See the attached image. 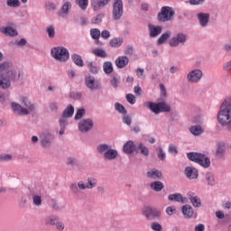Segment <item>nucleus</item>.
<instances>
[{"label":"nucleus","instance_id":"obj_50","mask_svg":"<svg viewBox=\"0 0 231 231\" xmlns=\"http://www.w3.org/2000/svg\"><path fill=\"white\" fill-rule=\"evenodd\" d=\"M69 10H71V4L70 2H66L60 8L61 14H69Z\"/></svg>","mask_w":231,"mask_h":231},{"label":"nucleus","instance_id":"obj_26","mask_svg":"<svg viewBox=\"0 0 231 231\" xmlns=\"http://www.w3.org/2000/svg\"><path fill=\"white\" fill-rule=\"evenodd\" d=\"M135 152L147 157L149 156V148L143 143H139L135 147Z\"/></svg>","mask_w":231,"mask_h":231},{"label":"nucleus","instance_id":"obj_64","mask_svg":"<svg viewBox=\"0 0 231 231\" xmlns=\"http://www.w3.org/2000/svg\"><path fill=\"white\" fill-rule=\"evenodd\" d=\"M193 122H194V124H198V125L203 124V116H196L193 118Z\"/></svg>","mask_w":231,"mask_h":231},{"label":"nucleus","instance_id":"obj_21","mask_svg":"<svg viewBox=\"0 0 231 231\" xmlns=\"http://www.w3.org/2000/svg\"><path fill=\"white\" fill-rule=\"evenodd\" d=\"M123 152L125 154H133L136 152V144L133 141H127L123 146Z\"/></svg>","mask_w":231,"mask_h":231},{"label":"nucleus","instance_id":"obj_16","mask_svg":"<svg viewBox=\"0 0 231 231\" xmlns=\"http://www.w3.org/2000/svg\"><path fill=\"white\" fill-rule=\"evenodd\" d=\"M94 125L95 124L93 123V119L87 118L80 120L78 125V127L80 133H89V131L93 129Z\"/></svg>","mask_w":231,"mask_h":231},{"label":"nucleus","instance_id":"obj_57","mask_svg":"<svg viewBox=\"0 0 231 231\" xmlns=\"http://www.w3.org/2000/svg\"><path fill=\"white\" fill-rule=\"evenodd\" d=\"M125 55H134V48L133 45H127L125 50L124 51Z\"/></svg>","mask_w":231,"mask_h":231},{"label":"nucleus","instance_id":"obj_37","mask_svg":"<svg viewBox=\"0 0 231 231\" xmlns=\"http://www.w3.org/2000/svg\"><path fill=\"white\" fill-rule=\"evenodd\" d=\"M113 63L111 61H105L103 63V71L106 73V75H111V73L114 71Z\"/></svg>","mask_w":231,"mask_h":231},{"label":"nucleus","instance_id":"obj_34","mask_svg":"<svg viewBox=\"0 0 231 231\" xmlns=\"http://www.w3.org/2000/svg\"><path fill=\"white\" fill-rule=\"evenodd\" d=\"M150 187L155 192H162V190H163L165 186L163 185V182H162L160 180H156V181L152 182L150 184Z\"/></svg>","mask_w":231,"mask_h":231},{"label":"nucleus","instance_id":"obj_45","mask_svg":"<svg viewBox=\"0 0 231 231\" xmlns=\"http://www.w3.org/2000/svg\"><path fill=\"white\" fill-rule=\"evenodd\" d=\"M90 35H91L92 39H94V41H96V43H98V39H100V30L91 29Z\"/></svg>","mask_w":231,"mask_h":231},{"label":"nucleus","instance_id":"obj_32","mask_svg":"<svg viewBox=\"0 0 231 231\" xmlns=\"http://www.w3.org/2000/svg\"><path fill=\"white\" fill-rule=\"evenodd\" d=\"M189 131H190L191 134H193L194 136H201V134H203V133H205V130L199 125H192L189 128Z\"/></svg>","mask_w":231,"mask_h":231},{"label":"nucleus","instance_id":"obj_44","mask_svg":"<svg viewBox=\"0 0 231 231\" xmlns=\"http://www.w3.org/2000/svg\"><path fill=\"white\" fill-rule=\"evenodd\" d=\"M88 69L92 75H98V67L93 61L88 63Z\"/></svg>","mask_w":231,"mask_h":231},{"label":"nucleus","instance_id":"obj_60","mask_svg":"<svg viewBox=\"0 0 231 231\" xmlns=\"http://www.w3.org/2000/svg\"><path fill=\"white\" fill-rule=\"evenodd\" d=\"M60 123V129H66L68 127V120L66 118L62 117L59 121Z\"/></svg>","mask_w":231,"mask_h":231},{"label":"nucleus","instance_id":"obj_17","mask_svg":"<svg viewBox=\"0 0 231 231\" xmlns=\"http://www.w3.org/2000/svg\"><path fill=\"white\" fill-rule=\"evenodd\" d=\"M184 175L188 180H198L199 171L192 166H188L184 169Z\"/></svg>","mask_w":231,"mask_h":231},{"label":"nucleus","instance_id":"obj_25","mask_svg":"<svg viewBox=\"0 0 231 231\" xmlns=\"http://www.w3.org/2000/svg\"><path fill=\"white\" fill-rule=\"evenodd\" d=\"M149 28V32H150V37L154 38V37H158V35H160V33H162V31L163 30V28H162V26L160 25H152V24H149L148 25Z\"/></svg>","mask_w":231,"mask_h":231},{"label":"nucleus","instance_id":"obj_61","mask_svg":"<svg viewBox=\"0 0 231 231\" xmlns=\"http://www.w3.org/2000/svg\"><path fill=\"white\" fill-rule=\"evenodd\" d=\"M123 124H125L126 125H131V124H133V119L130 116H124Z\"/></svg>","mask_w":231,"mask_h":231},{"label":"nucleus","instance_id":"obj_53","mask_svg":"<svg viewBox=\"0 0 231 231\" xmlns=\"http://www.w3.org/2000/svg\"><path fill=\"white\" fill-rule=\"evenodd\" d=\"M84 115H86V109L84 108L78 109L74 117V120H80L84 116Z\"/></svg>","mask_w":231,"mask_h":231},{"label":"nucleus","instance_id":"obj_42","mask_svg":"<svg viewBox=\"0 0 231 231\" xmlns=\"http://www.w3.org/2000/svg\"><path fill=\"white\" fill-rule=\"evenodd\" d=\"M92 53L93 55H96V57H100L101 59H106V57H107V52L103 49H94L92 50Z\"/></svg>","mask_w":231,"mask_h":231},{"label":"nucleus","instance_id":"obj_48","mask_svg":"<svg viewBox=\"0 0 231 231\" xmlns=\"http://www.w3.org/2000/svg\"><path fill=\"white\" fill-rule=\"evenodd\" d=\"M6 5L10 8H19V6H21V2L19 0H7Z\"/></svg>","mask_w":231,"mask_h":231},{"label":"nucleus","instance_id":"obj_1","mask_svg":"<svg viewBox=\"0 0 231 231\" xmlns=\"http://www.w3.org/2000/svg\"><path fill=\"white\" fill-rule=\"evenodd\" d=\"M24 80V70L15 69L11 61L0 63V88L8 89L12 82H23Z\"/></svg>","mask_w":231,"mask_h":231},{"label":"nucleus","instance_id":"obj_39","mask_svg":"<svg viewBox=\"0 0 231 231\" xmlns=\"http://www.w3.org/2000/svg\"><path fill=\"white\" fill-rule=\"evenodd\" d=\"M205 179L209 187H214V185H216V177L214 176V173L207 172L205 175Z\"/></svg>","mask_w":231,"mask_h":231},{"label":"nucleus","instance_id":"obj_49","mask_svg":"<svg viewBox=\"0 0 231 231\" xmlns=\"http://www.w3.org/2000/svg\"><path fill=\"white\" fill-rule=\"evenodd\" d=\"M67 165L69 167H77V165H79V160H77L75 157H68Z\"/></svg>","mask_w":231,"mask_h":231},{"label":"nucleus","instance_id":"obj_36","mask_svg":"<svg viewBox=\"0 0 231 231\" xmlns=\"http://www.w3.org/2000/svg\"><path fill=\"white\" fill-rule=\"evenodd\" d=\"M124 44V39L122 38H113L109 41V45L111 48H120Z\"/></svg>","mask_w":231,"mask_h":231},{"label":"nucleus","instance_id":"obj_5","mask_svg":"<svg viewBox=\"0 0 231 231\" xmlns=\"http://www.w3.org/2000/svg\"><path fill=\"white\" fill-rule=\"evenodd\" d=\"M97 152L98 154H103V158L108 161L116 160V156H118V151L113 149V147L107 143L98 144L97 146Z\"/></svg>","mask_w":231,"mask_h":231},{"label":"nucleus","instance_id":"obj_22","mask_svg":"<svg viewBox=\"0 0 231 231\" xmlns=\"http://www.w3.org/2000/svg\"><path fill=\"white\" fill-rule=\"evenodd\" d=\"M226 144L223 142L217 143V150L215 152V156L218 160L225 157Z\"/></svg>","mask_w":231,"mask_h":231},{"label":"nucleus","instance_id":"obj_62","mask_svg":"<svg viewBox=\"0 0 231 231\" xmlns=\"http://www.w3.org/2000/svg\"><path fill=\"white\" fill-rule=\"evenodd\" d=\"M168 152H170V154H178V147L170 144L168 148Z\"/></svg>","mask_w":231,"mask_h":231},{"label":"nucleus","instance_id":"obj_3","mask_svg":"<svg viewBox=\"0 0 231 231\" xmlns=\"http://www.w3.org/2000/svg\"><path fill=\"white\" fill-rule=\"evenodd\" d=\"M20 102L22 106L16 102L11 103V108L16 115L28 116L30 113H35V105L28 97H22Z\"/></svg>","mask_w":231,"mask_h":231},{"label":"nucleus","instance_id":"obj_63","mask_svg":"<svg viewBox=\"0 0 231 231\" xmlns=\"http://www.w3.org/2000/svg\"><path fill=\"white\" fill-rule=\"evenodd\" d=\"M10 160H12V155L10 154L0 155V162H10Z\"/></svg>","mask_w":231,"mask_h":231},{"label":"nucleus","instance_id":"obj_14","mask_svg":"<svg viewBox=\"0 0 231 231\" xmlns=\"http://www.w3.org/2000/svg\"><path fill=\"white\" fill-rule=\"evenodd\" d=\"M85 85L90 91L102 89V83L100 81H96L95 77L91 75L85 77Z\"/></svg>","mask_w":231,"mask_h":231},{"label":"nucleus","instance_id":"obj_9","mask_svg":"<svg viewBox=\"0 0 231 231\" xmlns=\"http://www.w3.org/2000/svg\"><path fill=\"white\" fill-rule=\"evenodd\" d=\"M147 107L155 115H160V113H171V106L167 105L165 102H149Z\"/></svg>","mask_w":231,"mask_h":231},{"label":"nucleus","instance_id":"obj_46","mask_svg":"<svg viewBox=\"0 0 231 231\" xmlns=\"http://www.w3.org/2000/svg\"><path fill=\"white\" fill-rule=\"evenodd\" d=\"M104 17H106V14L104 13L97 14V17L91 19L92 24H98L99 23H102Z\"/></svg>","mask_w":231,"mask_h":231},{"label":"nucleus","instance_id":"obj_30","mask_svg":"<svg viewBox=\"0 0 231 231\" xmlns=\"http://www.w3.org/2000/svg\"><path fill=\"white\" fill-rule=\"evenodd\" d=\"M188 199L195 208H199L201 207V199H199L198 196H192V194L189 193Z\"/></svg>","mask_w":231,"mask_h":231},{"label":"nucleus","instance_id":"obj_58","mask_svg":"<svg viewBox=\"0 0 231 231\" xmlns=\"http://www.w3.org/2000/svg\"><path fill=\"white\" fill-rule=\"evenodd\" d=\"M49 108L51 111H52V113H57V111H59V104L57 102H51L49 105Z\"/></svg>","mask_w":231,"mask_h":231},{"label":"nucleus","instance_id":"obj_40","mask_svg":"<svg viewBox=\"0 0 231 231\" xmlns=\"http://www.w3.org/2000/svg\"><path fill=\"white\" fill-rule=\"evenodd\" d=\"M51 208L54 210V212H60L64 207L60 206L57 199H51Z\"/></svg>","mask_w":231,"mask_h":231},{"label":"nucleus","instance_id":"obj_23","mask_svg":"<svg viewBox=\"0 0 231 231\" xmlns=\"http://www.w3.org/2000/svg\"><path fill=\"white\" fill-rule=\"evenodd\" d=\"M0 32L6 37H17V35H19L17 30L14 29L12 26L2 27L0 28Z\"/></svg>","mask_w":231,"mask_h":231},{"label":"nucleus","instance_id":"obj_31","mask_svg":"<svg viewBox=\"0 0 231 231\" xmlns=\"http://www.w3.org/2000/svg\"><path fill=\"white\" fill-rule=\"evenodd\" d=\"M75 113V107L72 105H69L62 112V118H71Z\"/></svg>","mask_w":231,"mask_h":231},{"label":"nucleus","instance_id":"obj_41","mask_svg":"<svg viewBox=\"0 0 231 231\" xmlns=\"http://www.w3.org/2000/svg\"><path fill=\"white\" fill-rule=\"evenodd\" d=\"M87 183H86V186H87V189H95V187H97V183H98V181L97 180V179H95L94 177H88L87 179Z\"/></svg>","mask_w":231,"mask_h":231},{"label":"nucleus","instance_id":"obj_15","mask_svg":"<svg viewBox=\"0 0 231 231\" xmlns=\"http://www.w3.org/2000/svg\"><path fill=\"white\" fill-rule=\"evenodd\" d=\"M187 42V35L182 32H179L175 37H172L169 41V44L171 48H178L180 44L182 46Z\"/></svg>","mask_w":231,"mask_h":231},{"label":"nucleus","instance_id":"obj_19","mask_svg":"<svg viewBox=\"0 0 231 231\" xmlns=\"http://www.w3.org/2000/svg\"><path fill=\"white\" fill-rule=\"evenodd\" d=\"M111 3V0H94L91 2V6L94 12H98L100 8H106Z\"/></svg>","mask_w":231,"mask_h":231},{"label":"nucleus","instance_id":"obj_27","mask_svg":"<svg viewBox=\"0 0 231 231\" xmlns=\"http://www.w3.org/2000/svg\"><path fill=\"white\" fill-rule=\"evenodd\" d=\"M168 199L170 201H175L176 203H185L187 201V198H183L181 193H173L168 196Z\"/></svg>","mask_w":231,"mask_h":231},{"label":"nucleus","instance_id":"obj_52","mask_svg":"<svg viewBox=\"0 0 231 231\" xmlns=\"http://www.w3.org/2000/svg\"><path fill=\"white\" fill-rule=\"evenodd\" d=\"M32 203L35 207H41L42 205V198L39 195H35L32 197Z\"/></svg>","mask_w":231,"mask_h":231},{"label":"nucleus","instance_id":"obj_55","mask_svg":"<svg viewBox=\"0 0 231 231\" xmlns=\"http://www.w3.org/2000/svg\"><path fill=\"white\" fill-rule=\"evenodd\" d=\"M157 157L159 158V160H161V162H165V158H167V155L165 154V152L163 151V148H162V146L159 147Z\"/></svg>","mask_w":231,"mask_h":231},{"label":"nucleus","instance_id":"obj_28","mask_svg":"<svg viewBox=\"0 0 231 231\" xmlns=\"http://www.w3.org/2000/svg\"><path fill=\"white\" fill-rule=\"evenodd\" d=\"M181 212L186 219H190L194 216V209L190 205H185L181 207Z\"/></svg>","mask_w":231,"mask_h":231},{"label":"nucleus","instance_id":"obj_47","mask_svg":"<svg viewBox=\"0 0 231 231\" xmlns=\"http://www.w3.org/2000/svg\"><path fill=\"white\" fill-rule=\"evenodd\" d=\"M116 110L118 111L121 115H127V109H125V106L120 103L115 104Z\"/></svg>","mask_w":231,"mask_h":231},{"label":"nucleus","instance_id":"obj_10","mask_svg":"<svg viewBox=\"0 0 231 231\" xmlns=\"http://www.w3.org/2000/svg\"><path fill=\"white\" fill-rule=\"evenodd\" d=\"M122 15H124V2L122 0H115L112 10L114 21H120Z\"/></svg>","mask_w":231,"mask_h":231},{"label":"nucleus","instance_id":"obj_4","mask_svg":"<svg viewBox=\"0 0 231 231\" xmlns=\"http://www.w3.org/2000/svg\"><path fill=\"white\" fill-rule=\"evenodd\" d=\"M187 158L189 162H194V163H198L204 169H208V167H210V158L203 153L189 152L187 153Z\"/></svg>","mask_w":231,"mask_h":231},{"label":"nucleus","instance_id":"obj_35","mask_svg":"<svg viewBox=\"0 0 231 231\" xmlns=\"http://www.w3.org/2000/svg\"><path fill=\"white\" fill-rule=\"evenodd\" d=\"M71 60L74 62V64H76V66H79V68H83L84 66V60H82V56L74 53L71 56Z\"/></svg>","mask_w":231,"mask_h":231},{"label":"nucleus","instance_id":"obj_2","mask_svg":"<svg viewBox=\"0 0 231 231\" xmlns=\"http://www.w3.org/2000/svg\"><path fill=\"white\" fill-rule=\"evenodd\" d=\"M217 122L222 127H226V131L231 133V97L226 98L217 114Z\"/></svg>","mask_w":231,"mask_h":231},{"label":"nucleus","instance_id":"obj_29","mask_svg":"<svg viewBox=\"0 0 231 231\" xmlns=\"http://www.w3.org/2000/svg\"><path fill=\"white\" fill-rule=\"evenodd\" d=\"M146 176L151 180H162V178H163V173L159 170H151L146 172Z\"/></svg>","mask_w":231,"mask_h":231},{"label":"nucleus","instance_id":"obj_54","mask_svg":"<svg viewBox=\"0 0 231 231\" xmlns=\"http://www.w3.org/2000/svg\"><path fill=\"white\" fill-rule=\"evenodd\" d=\"M125 98L128 104H131V106H134V104H136V97H134V95L127 94Z\"/></svg>","mask_w":231,"mask_h":231},{"label":"nucleus","instance_id":"obj_33","mask_svg":"<svg viewBox=\"0 0 231 231\" xmlns=\"http://www.w3.org/2000/svg\"><path fill=\"white\" fill-rule=\"evenodd\" d=\"M171 31H167L166 32L162 33L157 40V46H162L164 42H167L169 39H171Z\"/></svg>","mask_w":231,"mask_h":231},{"label":"nucleus","instance_id":"obj_18","mask_svg":"<svg viewBox=\"0 0 231 231\" xmlns=\"http://www.w3.org/2000/svg\"><path fill=\"white\" fill-rule=\"evenodd\" d=\"M69 189L72 194L77 195L80 194V190H86L88 187L86 186V183H84V181L80 180L78 182V184L76 182L70 184Z\"/></svg>","mask_w":231,"mask_h":231},{"label":"nucleus","instance_id":"obj_38","mask_svg":"<svg viewBox=\"0 0 231 231\" xmlns=\"http://www.w3.org/2000/svg\"><path fill=\"white\" fill-rule=\"evenodd\" d=\"M118 84H120V76L118 74H113L110 79V85L114 89H118Z\"/></svg>","mask_w":231,"mask_h":231},{"label":"nucleus","instance_id":"obj_13","mask_svg":"<svg viewBox=\"0 0 231 231\" xmlns=\"http://www.w3.org/2000/svg\"><path fill=\"white\" fill-rule=\"evenodd\" d=\"M203 79V70L196 69L187 74V80L189 84H198Z\"/></svg>","mask_w":231,"mask_h":231},{"label":"nucleus","instance_id":"obj_6","mask_svg":"<svg viewBox=\"0 0 231 231\" xmlns=\"http://www.w3.org/2000/svg\"><path fill=\"white\" fill-rule=\"evenodd\" d=\"M51 55L52 59H55L59 62H68L69 60V51L63 46L52 48Z\"/></svg>","mask_w":231,"mask_h":231},{"label":"nucleus","instance_id":"obj_59","mask_svg":"<svg viewBox=\"0 0 231 231\" xmlns=\"http://www.w3.org/2000/svg\"><path fill=\"white\" fill-rule=\"evenodd\" d=\"M70 98H73V100H80V98H82V93L70 92Z\"/></svg>","mask_w":231,"mask_h":231},{"label":"nucleus","instance_id":"obj_7","mask_svg":"<svg viewBox=\"0 0 231 231\" xmlns=\"http://www.w3.org/2000/svg\"><path fill=\"white\" fill-rule=\"evenodd\" d=\"M174 15H176V12L171 6H162L161 8V12L157 14V21L159 23H169V21H172L174 19Z\"/></svg>","mask_w":231,"mask_h":231},{"label":"nucleus","instance_id":"obj_43","mask_svg":"<svg viewBox=\"0 0 231 231\" xmlns=\"http://www.w3.org/2000/svg\"><path fill=\"white\" fill-rule=\"evenodd\" d=\"M76 5L83 11L88 10L89 0H75Z\"/></svg>","mask_w":231,"mask_h":231},{"label":"nucleus","instance_id":"obj_24","mask_svg":"<svg viewBox=\"0 0 231 231\" xmlns=\"http://www.w3.org/2000/svg\"><path fill=\"white\" fill-rule=\"evenodd\" d=\"M129 64V58L127 56H119L116 60V66L118 68V69H124Z\"/></svg>","mask_w":231,"mask_h":231},{"label":"nucleus","instance_id":"obj_12","mask_svg":"<svg viewBox=\"0 0 231 231\" xmlns=\"http://www.w3.org/2000/svg\"><path fill=\"white\" fill-rule=\"evenodd\" d=\"M42 147L48 149L53 143V140H55V136L51 132L45 130L40 135Z\"/></svg>","mask_w":231,"mask_h":231},{"label":"nucleus","instance_id":"obj_56","mask_svg":"<svg viewBox=\"0 0 231 231\" xmlns=\"http://www.w3.org/2000/svg\"><path fill=\"white\" fill-rule=\"evenodd\" d=\"M151 228L153 231H163V226H162L161 224L158 222H152L151 224Z\"/></svg>","mask_w":231,"mask_h":231},{"label":"nucleus","instance_id":"obj_20","mask_svg":"<svg viewBox=\"0 0 231 231\" xmlns=\"http://www.w3.org/2000/svg\"><path fill=\"white\" fill-rule=\"evenodd\" d=\"M198 21L202 28H205L210 21V14L208 13H199L197 14Z\"/></svg>","mask_w":231,"mask_h":231},{"label":"nucleus","instance_id":"obj_11","mask_svg":"<svg viewBox=\"0 0 231 231\" xmlns=\"http://www.w3.org/2000/svg\"><path fill=\"white\" fill-rule=\"evenodd\" d=\"M143 214L146 219L152 221L154 219H160L162 217V211L158 208L145 207L143 209Z\"/></svg>","mask_w":231,"mask_h":231},{"label":"nucleus","instance_id":"obj_51","mask_svg":"<svg viewBox=\"0 0 231 231\" xmlns=\"http://www.w3.org/2000/svg\"><path fill=\"white\" fill-rule=\"evenodd\" d=\"M46 32L50 39H53L55 37V27L53 25H50L46 28Z\"/></svg>","mask_w":231,"mask_h":231},{"label":"nucleus","instance_id":"obj_8","mask_svg":"<svg viewBox=\"0 0 231 231\" xmlns=\"http://www.w3.org/2000/svg\"><path fill=\"white\" fill-rule=\"evenodd\" d=\"M45 225L47 226H55L58 231H64L66 225L60 221V217L57 215H49L45 217Z\"/></svg>","mask_w":231,"mask_h":231}]
</instances>
